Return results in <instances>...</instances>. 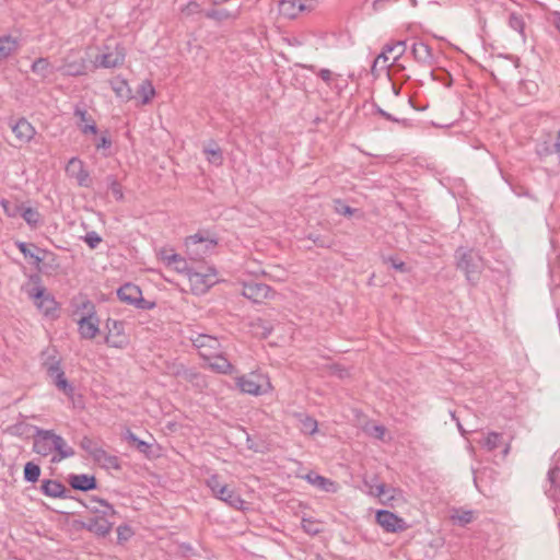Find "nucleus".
Instances as JSON below:
<instances>
[{
  "label": "nucleus",
  "instance_id": "obj_1",
  "mask_svg": "<svg viewBox=\"0 0 560 560\" xmlns=\"http://www.w3.org/2000/svg\"><path fill=\"white\" fill-rule=\"evenodd\" d=\"M33 450L42 456L56 453L57 455L52 457V462H60L74 455L73 448L67 444L63 438L51 430H36Z\"/></svg>",
  "mask_w": 560,
  "mask_h": 560
},
{
  "label": "nucleus",
  "instance_id": "obj_2",
  "mask_svg": "<svg viewBox=\"0 0 560 560\" xmlns=\"http://www.w3.org/2000/svg\"><path fill=\"white\" fill-rule=\"evenodd\" d=\"M456 267L463 271L469 282H476L483 269L481 256L474 249L458 248L455 253Z\"/></svg>",
  "mask_w": 560,
  "mask_h": 560
},
{
  "label": "nucleus",
  "instance_id": "obj_3",
  "mask_svg": "<svg viewBox=\"0 0 560 560\" xmlns=\"http://www.w3.org/2000/svg\"><path fill=\"white\" fill-rule=\"evenodd\" d=\"M235 383L242 393L253 396L268 394L273 388L269 376L257 371L236 377Z\"/></svg>",
  "mask_w": 560,
  "mask_h": 560
},
{
  "label": "nucleus",
  "instance_id": "obj_4",
  "mask_svg": "<svg viewBox=\"0 0 560 560\" xmlns=\"http://www.w3.org/2000/svg\"><path fill=\"white\" fill-rule=\"evenodd\" d=\"M190 290L194 294H205L219 281L218 271L213 266L202 265L188 272Z\"/></svg>",
  "mask_w": 560,
  "mask_h": 560
},
{
  "label": "nucleus",
  "instance_id": "obj_5",
  "mask_svg": "<svg viewBox=\"0 0 560 560\" xmlns=\"http://www.w3.org/2000/svg\"><path fill=\"white\" fill-rule=\"evenodd\" d=\"M185 246L189 258L199 260L213 253L217 240L209 234L196 233L186 237Z\"/></svg>",
  "mask_w": 560,
  "mask_h": 560
},
{
  "label": "nucleus",
  "instance_id": "obj_6",
  "mask_svg": "<svg viewBox=\"0 0 560 560\" xmlns=\"http://www.w3.org/2000/svg\"><path fill=\"white\" fill-rule=\"evenodd\" d=\"M27 294L43 316L50 319L58 317L59 305L55 298L47 292L43 285H36L30 289Z\"/></svg>",
  "mask_w": 560,
  "mask_h": 560
},
{
  "label": "nucleus",
  "instance_id": "obj_7",
  "mask_svg": "<svg viewBox=\"0 0 560 560\" xmlns=\"http://www.w3.org/2000/svg\"><path fill=\"white\" fill-rule=\"evenodd\" d=\"M126 57L125 48L116 43H106L101 54L95 58V67L115 68L124 63Z\"/></svg>",
  "mask_w": 560,
  "mask_h": 560
},
{
  "label": "nucleus",
  "instance_id": "obj_8",
  "mask_svg": "<svg viewBox=\"0 0 560 560\" xmlns=\"http://www.w3.org/2000/svg\"><path fill=\"white\" fill-rule=\"evenodd\" d=\"M43 365L55 386L63 394L71 397L73 395V387L65 376V372L60 365V360L55 355H48L44 360Z\"/></svg>",
  "mask_w": 560,
  "mask_h": 560
},
{
  "label": "nucleus",
  "instance_id": "obj_9",
  "mask_svg": "<svg viewBox=\"0 0 560 560\" xmlns=\"http://www.w3.org/2000/svg\"><path fill=\"white\" fill-rule=\"evenodd\" d=\"M405 50V42H397L392 45H386L383 51L375 58L372 66V71H386L404 55Z\"/></svg>",
  "mask_w": 560,
  "mask_h": 560
},
{
  "label": "nucleus",
  "instance_id": "obj_10",
  "mask_svg": "<svg viewBox=\"0 0 560 560\" xmlns=\"http://www.w3.org/2000/svg\"><path fill=\"white\" fill-rule=\"evenodd\" d=\"M119 300L130 304L139 310H152L155 307L154 301H148L142 298L141 289L132 283H126L117 291Z\"/></svg>",
  "mask_w": 560,
  "mask_h": 560
},
{
  "label": "nucleus",
  "instance_id": "obj_11",
  "mask_svg": "<svg viewBox=\"0 0 560 560\" xmlns=\"http://www.w3.org/2000/svg\"><path fill=\"white\" fill-rule=\"evenodd\" d=\"M368 487V494L378 499V502L383 505L393 506L395 501L402 499V492L398 488L387 486L385 483H372L364 481Z\"/></svg>",
  "mask_w": 560,
  "mask_h": 560
},
{
  "label": "nucleus",
  "instance_id": "obj_12",
  "mask_svg": "<svg viewBox=\"0 0 560 560\" xmlns=\"http://www.w3.org/2000/svg\"><path fill=\"white\" fill-rule=\"evenodd\" d=\"M159 260L168 269L177 272L185 273L188 276L190 271V267L188 266L187 260L175 253V250L171 247H162L156 253Z\"/></svg>",
  "mask_w": 560,
  "mask_h": 560
},
{
  "label": "nucleus",
  "instance_id": "obj_13",
  "mask_svg": "<svg viewBox=\"0 0 560 560\" xmlns=\"http://www.w3.org/2000/svg\"><path fill=\"white\" fill-rule=\"evenodd\" d=\"M375 521L386 533H400L409 527L402 517L388 510L376 511Z\"/></svg>",
  "mask_w": 560,
  "mask_h": 560
},
{
  "label": "nucleus",
  "instance_id": "obj_14",
  "mask_svg": "<svg viewBox=\"0 0 560 560\" xmlns=\"http://www.w3.org/2000/svg\"><path fill=\"white\" fill-rule=\"evenodd\" d=\"M106 327L108 331L105 337V342L109 347L124 349L129 345V337L125 331V324L122 322L108 319Z\"/></svg>",
  "mask_w": 560,
  "mask_h": 560
},
{
  "label": "nucleus",
  "instance_id": "obj_15",
  "mask_svg": "<svg viewBox=\"0 0 560 560\" xmlns=\"http://www.w3.org/2000/svg\"><path fill=\"white\" fill-rule=\"evenodd\" d=\"M316 8L315 0H281L279 12L288 19H294L303 12H311Z\"/></svg>",
  "mask_w": 560,
  "mask_h": 560
},
{
  "label": "nucleus",
  "instance_id": "obj_16",
  "mask_svg": "<svg viewBox=\"0 0 560 560\" xmlns=\"http://www.w3.org/2000/svg\"><path fill=\"white\" fill-rule=\"evenodd\" d=\"M242 294L255 303L275 299L276 291L265 283L250 282L243 285Z\"/></svg>",
  "mask_w": 560,
  "mask_h": 560
},
{
  "label": "nucleus",
  "instance_id": "obj_17",
  "mask_svg": "<svg viewBox=\"0 0 560 560\" xmlns=\"http://www.w3.org/2000/svg\"><path fill=\"white\" fill-rule=\"evenodd\" d=\"M66 173L69 177L74 178L79 186L90 187L92 179L86 171L83 161L78 158H71L66 165Z\"/></svg>",
  "mask_w": 560,
  "mask_h": 560
},
{
  "label": "nucleus",
  "instance_id": "obj_18",
  "mask_svg": "<svg viewBox=\"0 0 560 560\" xmlns=\"http://www.w3.org/2000/svg\"><path fill=\"white\" fill-rule=\"evenodd\" d=\"M10 127L20 145L30 143L36 135L35 127L25 118L12 121Z\"/></svg>",
  "mask_w": 560,
  "mask_h": 560
},
{
  "label": "nucleus",
  "instance_id": "obj_19",
  "mask_svg": "<svg viewBox=\"0 0 560 560\" xmlns=\"http://www.w3.org/2000/svg\"><path fill=\"white\" fill-rule=\"evenodd\" d=\"M191 341L202 358H210L213 351L220 350L219 340L210 335L199 334L192 337Z\"/></svg>",
  "mask_w": 560,
  "mask_h": 560
},
{
  "label": "nucleus",
  "instance_id": "obj_20",
  "mask_svg": "<svg viewBox=\"0 0 560 560\" xmlns=\"http://www.w3.org/2000/svg\"><path fill=\"white\" fill-rule=\"evenodd\" d=\"M110 518L92 516L83 524V527L95 536L105 537L112 532L114 526V522Z\"/></svg>",
  "mask_w": 560,
  "mask_h": 560
},
{
  "label": "nucleus",
  "instance_id": "obj_21",
  "mask_svg": "<svg viewBox=\"0 0 560 560\" xmlns=\"http://www.w3.org/2000/svg\"><path fill=\"white\" fill-rule=\"evenodd\" d=\"M72 316L77 320L82 317H90L96 314L94 303L84 295L75 296L71 302Z\"/></svg>",
  "mask_w": 560,
  "mask_h": 560
},
{
  "label": "nucleus",
  "instance_id": "obj_22",
  "mask_svg": "<svg viewBox=\"0 0 560 560\" xmlns=\"http://www.w3.org/2000/svg\"><path fill=\"white\" fill-rule=\"evenodd\" d=\"M85 68L84 59L75 56L74 52H70L65 57L63 63L59 70L66 75L77 77L84 74Z\"/></svg>",
  "mask_w": 560,
  "mask_h": 560
},
{
  "label": "nucleus",
  "instance_id": "obj_23",
  "mask_svg": "<svg viewBox=\"0 0 560 560\" xmlns=\"http://www.w3.org/2000/svg\"><path fill=\"white\" fill-rule=\"evenodd\" d=\"M78 330L83 339H93L100 332V318L97 315L78 318Z\"/></svg>",
  "mask_w": 560,
  "mask_h": 560
},
{
  "label": "nucleus",
  "instance_id": "obj_24",
  "mask_svg": "<svg viewBox=\"0 0 560 560\" xmlns=\"http://www.w3.org/2000/svg\"><path fill=\"white\" fill-rule=\"evenodd\" d=\"M85 506L93 516L114 517L117 513L110 503L97 497H92Z\"/></svg>",
  "mask_w": 560,
  "mask_h": 560
},
{
  "label": "nucleus",
  "instance_id": "obj_25",
  "mask_svg": "<svg viewBox=\"0 0 560 560\" xmlns=\"http://www.w3.org/2000/svg\"><path fill=\"white\" fill-rule=\"evenodd\" d=\"M301 478L305 479L310 485L324 492L336 493L339 490L337 482L314 471H310L306 475L301 476Z\"/></svg>",
  "mask_w": 560,
  "mask_h": 560
},
{
  "label": "nucleus",
  "instance_id": "obj_26",
  "mask_svg": "<svg viewBox=\"0 0 560 560\" xmlns=\"http://www.w3.org/2000/svg\"><path fill=\"white\" fill-rule=\"evenodd\" d=\"M74 117L77 118V126L83 135L97 133V127L93 117L82 107H75Z\"/></svg>",
  "mask_w": 560,
  "mask_h": 560
},
{
  "label": "nucleus",
  "instance_id": "obj_27",
  "mask_svg": "<svg viewBox=\"0 0 560 560\" xmlns=\"http://www.w3.org/2000/svg\"><path fill=\"white\" fill-rule=\"evenodd\" d=\"M21 47L19 37L11 34L0 35V61L7 60L15 55Z\"/></svg>",
  "mask_w": 560,
  "mask_h": 560
},
{
  "label": "nucleus",
  "instance_id": "obj_28",
  "mask_svg": "<svg viewBox=\"0 0 560 560\" xmlns=\"http://www.w3.org/2000/svg\"><path fill=\"white\" fill-rule=\"evenodd\" d=\"M218 500L226 503L229 506L235 510H245L246 502L241 498L238 493H236L233 489H230L228 486L225 488H220V491L214 495Z\"/></svg>",
  "mask_w": 560,
  "mask_h": 560
},
{
  "label": "nucleus",
  "instance_id": "obj_29",
  "mask_svg": "<svg viewBox=\"0 0 560 560\" xmlns=\"http://www.w3.org/2000/svg\"><path fill=\"white\" fill-rule=\"evenodd\" d=\"M92 458L106 469H120V463L117 456L110 455L102 446H98Z\"/></svg>",
  "mask_w": 560,
  "mask_h": 560
},
{
  "label": "nucleus",
  "instance_id": "obj_30",
  "mask_svg": "<svg viewBox=\"0 0 560 560\" xmlns=\"http://www.w3.org/2000/svg\"><path fill=\"white\" fill-rule=\"evenodd\" d=\"M203 359L208 361L209 368L218 373L230 374L233 372V365L226 358L219 354V351H213L210 358Z\"/></svg>",
  "mask_w": 560,
  "mask_h": 560
},
{
  "label": "nucleus",
  "instance_id": "obj_31",
  "mask_svg": "<svg viewBox=\"0 0 560 560\" xmlns=\"http://www.w3.org/2000/svg\"><path fill=\"white\" fill-rule=\"evenodd\" d=\"M412 54L415 59L422 65L431 66L434 62L432 50L425 43H416L412 46Z\"/></svg>",
  "mask_w": 560,
  "mask_h": 560
},
{
  "label": "nucleus",
  "instance_id": "obj_32",
  "mask_svg": "<svg viewBox=\"0 0 560 560\" xmlns=\"http://www.w3.org/2000/svg\"><path fill=\"white\" fill-rule=\"evenodd\" d=\"M559 478L560 474L558 467L555 466L550 468L547 476V482L545 485V493L555 501H557L559 493Z\"/></svg>",
  "mask_w": 560,
  "mask_h": 560
},
{
  "label": "nucleus",
  "instance_id": "obj_33",
  "mask_svg": "<svg viewBox=\"0 0 560 560\" xmlns=\"http://www.w3.org/2000/svg\"><path fill=\"white\" fill-rule=\"evenodd\" d=\"M69 482L73 489L88 491L96 488V480L93 476L89 475H71Z\"/></svg>",
  "mask_w": 560,
  "mask_h": 560
},
{
  "label": "nucleus",
  "instance_id": "obj_34",
  "mask_svg": "<svg viewBox=\"0 0 560 560\" xmlns=\"http://www.w3.org/2000/svg\"><path fill=\"white\" fill-rule=\"evenodd\" d=\"M31 70L34 74L40 77L42 79H47L55 72L54 66L49 62L47 58H38L36 59Z\"/></svg>",
  "mask_w": 560,
  "mask_h": 560
},
{
  "label": "nucleus",
  "instance_id": "obj_35",
  "mask_svg": "<svg viewBox=\"0 0 560 560\" xmlns=\"http://www.w3.org/2000/svg\"><path fill=\"white\" fill-rule=\"evenodd\" d=\"M110 85L117 97L124 101H130L132 98V90L129 86L127 80L115 78L110 82Z\"/></svg>",
  "mask_w": 560,
  "mask_h": 560
},
{
  "label": "nucleus",
  "instance_id": "obj_36",
  "mask_svg": "<svg viewBox=\"0 0 560 560\" xmlns=\"http://www.w3.org/2000/svg\"><path fill=\"white\" fill-rule=\"evenodd\" d=\"M155 89L150 80H144L140 83L137 90V96L140 98L141 105H147L155 97Z\"/></svg>",
  "mask_w": 560,
  "mask_h": 560
},
{
  "label": "nucleus",
  "instance_id": "obj_37",
  "mask_svg": "<svg viewBox=\"0 0 560 560\" xmlns=\"http://www.w3.org/2000/svg\"><path fill=\"white\" fill-rule=\"evenodd\" d=\"M42 491L47 497L61 498L65 495V486L57 480H44L42 483Z\"/></svg>",
  "mask_w": 560,
  "mask_h": 560
},
{
  "label": "nucleus",
  "instance_id": "obj_38",
  "mask_svg": "<svg viewBox=\"0 0 560 560\" xmlns=\"http://www.w3.org/2000/svg\"><path fill=\"white\" fill-rule=\"evenodd\" d=\"M21 217L24 219V221L31 229H37L43 222L42 215L38 212V210L32 207H23Z\"/></svg>",
  "mask_w": 560,
  "mask_h": 560
},
{
  "label": "nucleus",
  "instance_id": "obj_39",
  "mask_svg": "<svg viewBox=\"0 0 560 560\" xmlns=\"http://www.w3.org/2000/svg\"><path fill=\"white\" fill-rule=\"evenodd\" d=\"M203 153L207 156V161L213 165L220 166L223 163V154L221 149L217 144L206 147Z\"/></svg>",
  "mask_w": 560,
  "mask_h": 560
},
{
  "label": "nucleus",
  "instance_id": "obj_40",
  "mask_svg": "<svg viewBox=\"0 0 560 560\" xmlns=\"http://www.w3.org/2000/svg\"><path fill=\"white\" fill-rule=\"evenodd\" d=\"M502 442V435L497 432H489L482 440L479 441L480 445L487 451L491 452L499 447Z\"/></svg>",
  "mask_w": 560,
  "mask_h": 560
},
{
  "label": "nucleus",
  "instance_id": "obj_41",
  "mask_svg": "<svg viewBox=\"0 0 560 560\" xmlns=\"http://www.w3.org/2000/svg\"><path fill=\"white\" fill-rule=\"evenodd\" d=\"M0 206L2 207L5 215L9 218H16L18 215H21L23 207H24L22 203H19V202L12 203L7 199H2L0 201Z\"/></svg>",
  "mask_w": 560,
  "mask_h": 560
},
{
  "label": "nucleus",
  "instance_id": "obj_42",
  "mask_svg": "<svg viewBox=\"0 0 560 560\" xmlns=\"http://www.w3.org/2000/svg\"><path fill=\"white\" fill-rule=\"evenodd\" d=\"M40 476V468L38 465L28 462L24 466V478L26 481L36 482Z\"/></svg>",
  "mask_w": 560,
  "mask_h": 560
},
{
  "label": "nucleus",
  "instance_id": "obj_43",
  "mask_svg": "<svg viewBox=\"0 0 560 560\" xmlns=\"http://www.w3.org/2000/svg\"><path fill=\"white\" fill-rule=\"evenodd\" d=\"M317 428H318V424L314 418L308 417V416H304L301 418L300 429H301L302 433L312 435L317 432Z\"/></svg>",
  "mask_w": 560,
  "mask_h": 560
},
{
  "label": "nucleus",
  "instance_id": "obj_44",
  "mask_svg": "<svg viewBox=\"0 0 560 560\" xmlns=\"http://www.w3.org/2000/svg\"><path fill=\"white\" fill-rule=\"evenodd\" d=\"M207 487L211 490L213 497L217 495V493L220 491V488H225L226 485L221 482L220 477L215 474L211 475L206 480Z\"/></svg>",
  "mask_w": 560,
  "mask_h": 560
},
{
  "label": "nucleus",
  "instance_id": "obj_45",
  "mask_svg": "<svg viewBox=\"0 0 560 560\" xmlns=\"http://www.w3.org/2000/svg\"><path fill=\"white\" fill-rule=\"evenodd\" d=\"M509 26L518 32L520 34L524 33L525 23L521 15L516 13H511L509 18Z\"/></svg>",
  "mask_w": 560,
  "mask_h": 560
},
{
  "label": "nucleus",
  "instance_id": "obj_46",
  "mask_svg": "<svg viewBox=\"0 0 560 560\" xmlns=\"http://www.w3.org/2000/svg\"><path fill=\"white\" fill-rule=\"evenodd\" d=\"M452 520L460 525H465L472 522L474 514L471 511H457L452 515Z\"/></svg>",
  "mask_w": 560,
  "mask_h": 560
},
{
  "label": "nucleus",
  "instance_id": "obj_47",
  "mask_svg": "<svg viewBox=\"0 0 560 560\" xmlns=\"http://www.w3.org/2000/svg\"><path fill=\"white\" fill-rule=\"evenodd\" d=\"M383 261L390 265L395 270L399 272H409V268L406 266V264L394 256L384 257Z\"/></svg>",
  "mask_w": 560,
  "mask_h": 560
},
{
  "label": "nucleus",
  "instance_id": "obj_48",
  "mask_svg": "<svg viewBox=\"0 0 560 560\" xmlns=\"http://www.w3.org/2000/svg\"><path fill=\"white\" fill-rule=\"evenodd\" d=\"M133 535V530L128 525H120L117 528V539L118 542L121 544L124 541L129 540Z\"/></svg>",
  "mask_w": 560,
  "mask_h": 560
},
{
  "label": "nucleus",
  "instance_id": "obj_49",
  "mask_svg": "<svg viewBox=\"0 0 560 560\" xmlns=\"http://www.w3.org/2000/svg\"><path fill=\"white\" fill-rule=\"evenodd\" d=\"M108 180L112 195L116 200H121L124 198V192L120 184L114 177H109Z\"/></svg>",
  "mask_w": 560,
  "mask_h": 560
},
{
  "label": "nucleus",
  "instance_id": "obj_50",
  "mask_svg": "<svg viewBox=\"0 0 560 560\" xmlns=\"http://www.w3.org/2000/svg\"><path fill=\"white\" fill-rule=\"evenodd\" d=\"M100 445L90 438H83L81 447L92 457Z\"/></svg>",
  "mask_w": 560,
  "mask_h": 560
},
{
  "label": "nucleus",
  "instance_id": "obj_51",
  "mask_svg": "<svg viewBox=\"0 0 560 560\" xmlns=\"http://www.w3.org/2000/svg\"><path fill=\"white\" fill-rule=\"evenodd\" d=\"M302 527L305 533L315 535L320 532L319 525L311 520L303 518L302 520Z\"/></svg>",
  "mask_w": 560,
  "mask_h": 560
},
{
  "label": "nucleus",
  "instance_id": "obj_52",
  "mask_svg": "<svg viewBox=\"0 0 560 560\" xmlns=\"http://www.w3.org/2000/svg\"><path fill=\"white\" fill-rule=\"evenodd\" d=\"M310 36H311L310 34L303 33V34H300L296 36H292V37L288 38L287 40H288V44L291 46H303L308 43Z\"/></svg>",
  "mask_w": 560,
  "mask_h": 560
},
{
  "label": "nucleus",
  "instance_id": "obj_53",
  "mask_svg": "<svg viewBox=\"0 0 560 560\" xmlns=\"http://www.w3.org/2000/svg\"><path fill=\"white\" fill-rule=\"evenodd\" d=\"M206 18L222 21L230 18V13L226 10H209L205 13Z\"/></svg>",
  "mask_w": 560,
  "mask_h": 560
},
{
  "label": "nucleus",
  "instance_id": "obj_54",
  "mask_svg": "<svg viewBox=\"0 0 560 560\" xmlns=\"http://www.w3.org/2000/svg\"><path fill=\"white\" fill-rule=\"evenodd\" d=\"M182 376L184 377V380L190 383L195 382V380H201V385H206L205 377L192 370H184Z\"/></svg>",
  "mask_w": 560,
  "mask_h": 560
},
{
  "label": "nucleus",
  "instance_id": "obj_55",
  "mask_svg": "<svg viewBox=\"0 0 560 560\" xmlns=\"http://www.w3.org/2000/svg\"><path fill=\"white\" fill-rule=\"evenodd\" d=\"M335 211L337 213H339V214H342V215H352L353 212H354V209H352L351 207L345 205L340 200H336L335 201Z\"/></svg>",
  "mask_w": 560,
  "mask_h": 560
},
{
  "label": "nucleus",
  "instance_id": "obj_56",
  "mask_svg": "<svg viewBox=\"0 0 560 560\" xmlns=\"http://www.w3.org/2000/svg\"><path fill=\"white\" fill-rule=\"evenodd\" d=\"M101 241L102 238L95 232L88 233L85 236V242L91 248H95L101 243Z\"/></svg>",
  "mask_w": 560,
  "mask_h": 560
},
{
  "label": "nucleus",
  "instance_id": "obj_57",
  "mask_svg": "<svg viewBox=\"0 0 560 560\" xmlns=\"http://www.w3.org/2000/svg\"><path fill=\"white\" fill-rule=\"evenodd\" d=\"M317 74L328 85L332 82L334 77H335L334 73L329 69H320L317 72Z\"/></svg>",
  "mask_w": 560,
  "mask_h": 560
},
{
  "label": "nucleus",
  "instance_id": "obj_58",
  "mask_svg": "<svg viewBox=\"0 0 560 560\" xmlns=\"http://www.w3.org/2000/svg\"><path fill=\"white\" fill-rule=\"evenodd\" d=\"M385 432L386 430L383 425H373L370 430V433L380 440L384 439Z\"/></svg>",
  "mask_w": 560,
  "mask_h": 560
},
{
  "label": "nucleus",
  "instance_id": "obj_59",
  "mask_svg": "<svg viewBox=\"0 0 560 560\" xmlns=\"http://www.w3.org/2000/svg\"><path fill=\"white\" fill-rule=\"evenodd\" d=\"M95 145H96V149H98V150L100 149H108L112 145V141L107 136L103 135L102 137H100V139L97 140Z\"/></svg>",
  "mask_w": 560,
  "mask_h": 560
},
{
  "label": "nucleus",
  "instance_id": "obj_60",
  "mask_svg": "<svg viewBox=\"0 0 560 560\" xmlns=\"http://www.w3.org/2000/svg\"><path fill=\"white\" fill-rule=\"evenodd\" d=\"M380 114H381L384 118H386V119H388V120H392V121L400 122V124H402V125H404V126H406V127L409 125V124H408V121H407L406 119H401V120L396 119V118H394L390 114H388V113H386V112H384V110H382V109H380Z\"/></svg>",
  "mask_w": 560,
  "mask_h": 560
},
{
  "label": "nucleus",
  "instance_id": "obj_61",
  "mask_svg": "<svg viewBox=\"0 0 560 560\" xmlns=\"http://www.w3.org/2000/svg\"><path fill=\"white\" fill-rule=\"evenodd\" d=\"M136 444H137L138 450L143 453H145L150 447V445L142 440H138Z\"/></svg>",
  "mask_w": 560,
  "mask_h": 560
},
{
  "label": "nucleus",
  "instance_id": "obj_62",
  "mask_svg": "<svg viewBox=\"0 0 560 560\" xmlns=\"http://www.w3.org/2000/svg\"><path fill=\"white\" fill-rule=\"evenodd\" d=\"M18 248H19V249H20V252H21L22 254H24L25 256H32V254H31V253H30V250L27 249V246H26V244H25V243H22V242H21V243H19V244H18Z\"/></svg>",
  "mask_w": 560,
  "mask_h": 560
},
{
  "label": "nucleus",
  "instance_id": "obj_63",
  "mask_svg": "<svg viewBox=\"0 0 560 560\" xmlns=\"http://www.w3.org/2000/svg\"><path fill=\"white\" fill-rule=\"evenodd\" d=\"M336 373L341 378L350 375V373L347 369H340V368H336Z\"/></svg>",
  "mask_w": 560,
  "mask_h": 560
},
{
  "label": "nucleus",
  "instance_id": "obj_64",
  "mask_svg": "<svg viewBox=\"0 0 560 560\" xmlns=\"http://www.w3.org/2000/svg\"><path fill=\"white\" fill-rule=\"evenodd\" d=\"M126 439L135 444L139 440L131 431H127Z\"/></svg>",
  "mask_w": 560,
  "mask_h": 560
}]
</instances>
